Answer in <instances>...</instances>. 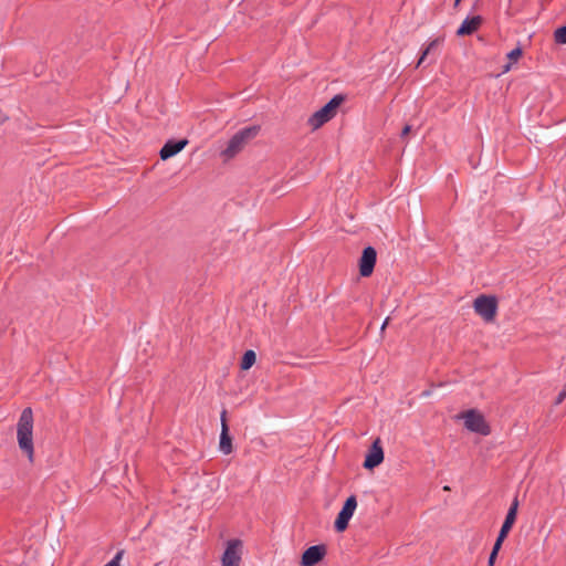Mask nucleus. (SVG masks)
Segmentation results:
<instances>
[{"instance_id":"nucleus-1","label":"nucleus","mask_w":566,"mask_h":566,"mask_svg":"<svg viewBox=\"0 0 566 566\" xmlns=\"http://www.w3.org/2000/svg\"><path fill=\"white\" fill-rule=\"evenodd\" d=\"M17 440L20 450L28 457L29 461H33V412L31 408H25L20 415L17 424Z\"/></svg>"},{"instance_id":"nucleus-2","label":"nucleus","mask_w":566,"mask_h":566,"mask_svg":"<svg viewBox=\"0 0 566 566\" xmlns=\"http://www.w3.org/2000/svg\"><path fill=\"white\" fill-rule=\"evenodd\" d=\"M260 132L259 126H250L239 130L237 134L232 136L229 140L228 146L224 150H222L221 156L224 160L232 159L235 155H238L245 145L252 140Z\"/></svg>"},{"instance_id":"nucleus-3","label":"nucleus","mask_w":566,"mask_h":566,"mask_svg":"<svg viewBox=\"0 0 566 566\" xmlns=\"http://www.w3.org/2000/svg\"><path fill=\"white\" fill-rule=\"evenodd\" d=\"M343 101L344 98L340 95L334 96L327 104H325L308 118V125L313 129H318L336 115L337 108Z\"/></svg>"},{"instance_id":"nucleus-4","label":"nucleus","mask_w":566,"mask_h":566,"mask_svg":"<svg viewBox=\"0 0 566 566\" xmlns=\"http://www.w3.org/2000/svg\"><path fill=\"white\" fill-rule=\"evenodd\" d=\"M473 308L485 322H493L496 316L497 301L495 296L480 295L473 302Z\"/></svg>"},{"instance_id":"nucleus-5","label":"nucleus","mask_w":566,"mask_h":566,"mask_svg":"<svg viewBox=\"0 0 566 566\" xmlns=\"http://www.w3.org/2000/svg\"><path fill=\"white\" fill-rule=\"evenodd\" d=\"M460 418L464 420V426L468 430L483 436H488L490 433V428L486 424L484 417L476 410H468L463 412Z\"/></svg>"},{"instance_id":"nucleus-6","label":"nucleus","mask_w":566,"mask_h":566,"mask_svg":"<svg viewBox=\"0 0 566 566\" xmlns=\"http://www.w3.org/2000/svg\"><path fill=\"white\" fill-rule=\"evenodd\" d=\"M242 556V542L231 539L227 543V548L221 557L222 566H240Z\"/></svg>"},{"instance_id":"nucleus-7","label":"nucleus","mask_w":566,"mask_h":566,"mask_svg":"<svg viewBox=\"0 0 566 566\" xmlns=\"http://www.w3.org/2000/svg\"><path fill=\"white\" fill-rule=\"evenodd\" d=\"M356 507H357L356 497L354 495H352L345 501L340 512L338 513V515L336 517L335 530L337 532H344L347 528L348 522L352 518Z\"/></svg>"},{"instance_id":"nucleus-8","label":"nucleus","mask_w":566,"mask_h":566,"mask_svg":"<svg viewBox=\"0 0 566 566\" xmlns=\"http://www.w3.org/2000/svg\"><path fill=\"white\" fill-rule=\"evenodd\" d=\"M376 258L377 253L373 247H367L364 249L359 260V273L361 276L367 277L371 275L375 268Z\"/></svg>"},{"instance_id":"nucleus-9","label":"nucleus","mask_w":566,"mask_h":566,"mask_svg":"<svg viewBox=\"0 0 566 566\" xmlns=\"http://www.w3.org/2000/svg\"><path fill=\"white\" fill-rule=\"evenodd\" d=\"M326 554V547L324 545H314L308 547L302 555V566H315L318 564Z\"/></svg>"},{"instance_id":"nucleus-10","label":"nucleus","mask_w":566,"mask_h":566,"mask_svg":"<svg viewBox=\"0 0 566 566\" xmlns=\"http://www.w3.org/2000/svg\"><path fill=\"white\" fill-rule=\"evenodd\" d=\"M384 461V451L381 448L380 439H376L371 448L369 449L366 459L364 461L365 469H374L378 467Z\"/></svg>"},{"instance_id":"nucleus-11","label":"nucleus","mask_w":566,"mask_h":566,"mask_svg":"<svg viewBox=\"0 0 566 566\" xmlns=\"http://www.w3.org/2000/svg\"><path fill=\"white\" fill-rule=\"evenodd\" d=\"M187 145L188 139H180L178 142L168 140L160 149V158L167 160L180 153Z\"/></svg>"},{"instance_id":"nucleus-12","label":"nucleus","mask_w":566,"mask_h":566,"mask_svg":"<svg viewBox=\"0 0 566 566\" xmlns=\"http://www.w3.org/2000/svg\"><path fill=\"white\" fill-rule=\"evenodd\" d=\"M481 24H482V18L480 15L467 18L461 23L459 29L457 30V35H459V36L470 35V34L474 33L480 28Z\"/></svg>"},{"instance_id":"nucleus-13","label":"nucleus","mask_w":566,"mask_h":566,"mask_svg":"<svg viewBox=\"0 0 566 566\" xmlns=\"http://www.w3.org/2000/svg\"><path fill=\"white\" fill-rule=\"evenodd\" d=\"M517 509H518V501H517V497H515L509 509V512L506 514L504 523L501 527L500 534H502V536H507L512 526L514 525L516 515H517Z\"/></svg>"},{"instance_id":"nucleus-14","label":"nucleus","mask_w":566,"mask_h":566,"mask_svg":"<svg viewBox=\"0 0 566 566\" xmlns=\"http://www.w3.org/2000/svg\"><path fill=\"white\" fill-rule=\"evenodd\" d=\"M219 449L224 454H230L233 451L232 438L229 434L228 426H223V429H221Z\"/></svg>"},{"instance_id":"nucleus-15","label":"nucleus","mask_w":566,"mask_h":566,"mask_svg":"<svg viewBox=\"0 0 566 566\" xmlns=\"http://www.w3.org/2000/svg\"><path fill=\"white\" fill-rule=\"evenodd\" d=\"M256 361V355L254 350H247L243 354L242 360H241V369L248 370L250 369Z\"/></svg>"},{"instance_id":"nucleus-16","label":"nucleus","mask_w":566,"mask_h":566,"mask_svg":"<svg viewBox=\"0 0 566 566\" xmlns=\"http://www.w3.org/2000/svg\"><path fill=\"white\" fill-rule=\"evenodd\" d=\"M554 39L557 43L566 44V25L555 30Z\"/></svg>"},{"instance_id":"nucleus-17","label":"nucleus","mask_w":566,"mask_h":566,"mask_svg":"<svg viewBox=\"0 0 566 566\" xmlns=\"http://www.w3.org/2000/svg\"><path fill=\"white\" fill-rule=\"evenodd\" d=\"M521 56H522V50L520 48L512 50L507 54L509 60H511L512 62H516Z\"/></svg>"},{"instance_id":"nucleus-18","label":"nucleus","mask_w":566,"mask_h":566,"mask_svg":"<svg viewBox=\"0 0 566 566\" xmlns=\"http://www.w3.org/2000/svg\"><path fill=\"white\" fill-rule=\"evenodd\" d=\"M505 538H506V536H502V534H499V536L494 543L492 552H495L499 554V551L501 549L502 543L504 542Z\"/></svg>"},{"instance_id":"nucleus-19","label":"nucleus","mask_w":566,"mask_h":566,"mask_svg":"<svg viewBox=\"0 0 566 566\" xmlns=\"http://www.w3.org/2000/svg\"><path fill=\"white\" fill-rule=\"evenodd\" d=\"M122 556H123V552H118L115 555V557L111 562H108L105 566H120L119 560H120Z\"/></svg>"},{"instance_id":"nucleus-20","label":"nucleus","mask_w":566,"mask_h":566,"mask_svg":"<svg viewBox=\"0 0 566 566\" xmlns=\"http://www.w3.org/2000/svg\"><path fill=\"white\" fill-rule=\"evenodd\" d=\"M440 44V40H432L424 49L429 54Z\"/></svg>"},{"instance_id":"nucleus-21","label":"nucleus","mask_w":566,"mask_h":566,"mask_svg":"<svg viewBox=\"0 0 566 566\" xmlns=\"http://www.w3.org/2000/svg\"><path fill=\"white\" fill-rule=\"evenodd\" d=\"M566 398V386L565 388L558 394L556 398V405H559L564 399Z\"/></svg>"},{"instance_id":"nucleus-22","label":"nucleus","mask_w":566,"mask_h":566,"mask_svg":"<svg viewBox=\"0 0 566 566\" xmlns=\"http://www.w3.org/2000/svg\"><path fill=\"white\" fill-rule=\"evenodd\" d=\"M220 421H221V429H223V426H228L227 423V410H222L220 415Z\"/></svg>"},{"instance_id":"nucleus-23","label":"nucleus","mask_w":566,"mask_h":566,"mask_svg":"<svg viewBox=\"0 0 566 566\" xmlns=\"http://www.w3.org/2000/svg\"><path fill=\"white\" fill-rule=\"evenodd\" d=\"M497 553L491 552L488 564L489 566H494Z\"/></svg>"},{"instance_id":"nucleus-24","label":"nucleus","mask_w":566,"mask_h":566,"mask_svg":"<svg viewBox=\"0 0 566 566\" xmlns=\"http://www.w3.org/2000/svg\"><path fill=\"white\" fill-rule=\"evenodd\" d=\"M428 55H429V53H428L426 50H423V51H422V53H421V55H420V57H419V61H418V63H417V66H420V65L423 63V61L426 60V57H427Z\"/></svg>"},{"instance_id":"nucleus-25","label":"nucleus","mask_w":566,"mask_h":566,"mask_svg":"<svg viewBox=\"0 0 566 566\" xmlns=\"http://www.w3.org/2000/svg\"><path fill=\"white\" fill-rule=\"evenodd\" d=\"M411 130V126L410 125H406L401 132V136L405 137L407 136Z\"/></svg>"},{"instance_id":"nucleus-26","label":"nucleus","mask_w":566,"mask_h":566,"mask_svg":"<svg viewBox=\"0 0 566 566\" xmlns=\"http://www.w3.org/2000/svg\"><path fill=\"white\" fill-rule=\"evenodd\" d=\"M388 322H389V317H387L381 326V331H384L386 328V326L388 325Z\"/></svg>"},{"instance_id":"nucleus-27","label":"nucleus","mask_w":566,"mask_h":566,"mask_svg":"<svg viewBox=\"0 0 566 566\" xmlns=\"http://www.w3.org/2000/svg\"><path fill=\"white\" fill-rule=\"evenodd\" d=\"M510 69H511V65H510V64H507V65L504 67V71H503V72H509V71H510Z\"/></svg>"},{"instance_id":"nucleus-28","label":"nucleus","mask_w":566,"mask_h":566,"mask_svg":"<svg viewBox=\"0 0 566 566\" xmlns=\"http://www.w3.org/2000/svg\"><path fill=\"white\" fill-rule=\"evenodd\" d=\"M460 1H461V0H455V6H457V4H459V2H460Z\"/></svg>"}]
</instances>
